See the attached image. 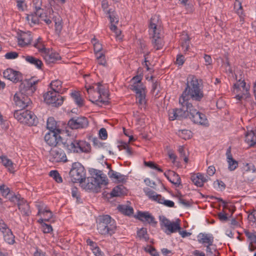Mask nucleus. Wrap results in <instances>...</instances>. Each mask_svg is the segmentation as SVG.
Returning a JSON list of instances; mask_svg holds the SVG:
<instances>
[{
  "label": "nucleus",
  "mask_w": 256,
  "mask_h": 256,
  "mask_svg": "<svg viewBox=\"0 0 256 256\" xmlns=\"http://www.w3.org/2000/svg\"><path fill=\"white\" fill-rule=\"evenodd\" d=\"M47 128L51 131L59 132V130L56 128V123L54 118H49L47 120Z\"/></svg>",
  "instance_id": "43"
},
{
  "label": "nucleus",
  "mask_w": 256,
  "mask_h": 256,
  "mask_svg": "<svg viewBox=\"0 0 256 256\" xmlns=\"http://www.w3.org/2000/svg\"><path fill=\"white\" fill-rule=\"evenodd\" d=\"M16 38L18 46L22 48H24L29 46L32 40V33L29 31H21L18 32Z\"/></svg>",
  "instance_id": "17"
},
{
  "label": "nucleus",
  "mask_w": 256,
  "mask_h": 256,
  "mask_svg": "<svg viewBox=\"0 0 256 256\" xmlns=\"http://www.w3.org/2000/svg\"><path fill=\"white\" fill-rule=\"evenodd\" d=\"M188 116L194 124L204 126H208V121L206 115L197 110L192 106L188 108Z\"/></svg>",
  "instance_id": "11"
},
{
  "label": "nucleus",
  "mask_w": 256,
  "mask_h": 256,
  "mask_svg": "<svg viewBox=\"0 0 256 256\" xmlns=\"http://www.w3.org/2000/svg\"><path fill=\"white\" fill-rule=\"evenodd\" d=\"M109 18H110L111 24H117L118 22V18L117 17H116L114 14H110Z\"/></svg>",
  "instance_id": "64"
},
{
  "label": "nucleus",
  "mask_w": 256,
  "mask_h": 256,
  "mask_svg": "<svg viewBox=\"0 0 256 256\" xmlns=\"http://www.w3.org/2000/svg\"><path fill=\"white\" fill-rule=\"evenodd\" d=\"M204 60L205 65L209 68L212 62L211 56L208 54H204Z\"/></svg>",
  "instance_id": "55"
},
{
  "label": "nucleus",
  "mask_w": 256,
  "mask_h": 256,
  "mask_svg": "<svg viewBox=\"0 0 256 256\" xmlns=\"http://www.w3.org/2000/svg\"><path fill=\"white\" fill-rule=\"evenodd\" d=\"M14 116L20 124L29 126H36L38 123L36 116L33 112L28 110H15Z\"/></svg>",
  "instance_id": "6"
},
{
  "label": "nucleus",
  "mask_w": 256,
  "mask_h": 256,
  "mask_svg": "<svg viewBox=\"0 0 256 256\" xmlns=\"http://www.w3.org/2000/svg\"><path fill=\"white\" fill-rule=\"evenodd\" d=\"M66 150L68 152L78 153V140L74 139L70 142H66L64 144Z\"/></svg>",
  "instance_id": "31"
},
{
  "label": "nucleus",
  "mask_w": 256,
  "mask_h": 256,
  "mask_svg": "<svg viewBox=\"0 0 256 256\" xmlns=\"http://www.w3.org/2000/svg\"><path fill=\"white\" fill-rule=\"evenodd\" d=\"M137 235L140 238L146 241L148 238L147 230L145 228H142L139 230L137 232Z\"/></svg>",
  "instance_id": "47"
},
{
  "label": "nucleus",
  "mask_w": 256,
  "mask_h": 256,
  "mask_svg": "<svg viewBox=\"0 0 256 256\" xmlns=\"http://www.w3.org/2000/svg\"><path fill=\"white\" fill-rule=\"evenodd\" d=\"M22 58L27 62L34 66L37 68H41L42 63L40 59L29 55L23 56Z\"/></svg>",
  "instance_id": "32"
},
{
  "label": "nucleus",
  "mask_w": 256,
  "mask_h": 256,
  "mask_svg": "<svg viewBox=\"0 0 256 256\" xmlns=\"http://www.w3.org/2000/svg\"><path fill=\"white\" fill-rule=\"evenodd\" d=\"M17 7L20 10L24 11L26 7V2L24 0H18Z\"/></svg>",
  "instance_id": "54"
},
{
  "label": "nucleus",
  "mask_w": 256,
  "mask_h": 256,
  "mask_svg": "<svg viewBox=\"0 0 256 256\" xmlns=\"http://www.w3.org/2000/svg\"><path fill=\"white\" fill-rule=\"evenodd\" d=\"M8 230H11L3 220H0V230L2 234L8 232Z\"/></svg>",
  "instance_id": "52"
},
{
  "label": "nucleus",
  "mask_w": 256,
  "mask_h": 256,
  "mask_svg": "<svg viewBox=\"0 0 256 256\" xmlns=\"http://www.w3.org/2000/svg\"><path fill=\"white\" fill-rule=\"evenodd\" d=\"M144 164L146 166L152 169L156 170L159 172H162V169L160 168L157 164L152 162H144Z\"/></svg>",
  "instance_id": "51"
},
{
  "label": "nucleus",
  "mask_w": 256,
  "mask_h": 256,
  "mask_svg": "<svg viewBox=\"0 0 256 256\" xmlns=\"http://www.w3.org/2000/svg\"><path fill=\"white\" fill-rule=\"evenodd\" d=\"M52 90L48 91L44 96V102L54 106H61L64 102V98Z\"/></svg>",
  "instance_id": "13"
},
{
  "label": "nucleus",
  "mask_w": 256,
  "mask_h": 256,
  "mask_svg": "<svg viewBox=\"0 0 256 256\" xmlns=\"http://www.w3.org/2000/svg\"><path fill=\"white\" fill-rule=\"evenodd\" d=\"M42 11L40 7H36V12L34 13L28 14L26 20L30 25L35 24L40 22V13Z\"/></svg>",
  "instance_id": "28"
},
{
  "label": "nucleus",
  "mask_w": 256,
  "mask_h": 256,
  "mask_svg": "<svg viewBox=\"0 0 256 256\" xmlns=\"http://www.w3.org/2000/svg\"><path fill=\"white\" fill-rule=\"evenodd\" d=\"M118 209L122 214L127 216H130L134 212L133 208L126 205L119 206H118Z\"/></svg>",
  "instance_id": "42"
},
{
  "label": "nucleus",
  "mask_w": 256,
  "mask_h": 256,
  "mask_svg": "<svg viewBox=\"0 0 256 256\" xmlns=\"http://www.w3.org/2000/svg\"><path fill=\"white\" fill-rule=\"evenodd\" d=\"M42 11H40V22L44 21V22L47 24H50L52 22V20L48 18L47 16L46 15V14L44 12H42Z\"/></svg>",
  "instance_id": "50"
},
{
  "label": "nucleus",
  "mask_w": 256,
  "mask_h": 256,
  "mask_svg": "<svg viewBox=\"0 0 256 256\" xmlns=\"http://www.w3.org/2000/svg\"><path fill=\"white\" fill-rule=\"evenodd\" d=\"M18 56V53L16 52H10L6 53L4 57L6 59L13 60L17 58Z\"/></svg>",
  "instance_id": "53"
},
{
  "label": "nucleus",
  "mask_w": 256,
  "mask_h": 256,
  "mask_svg": "<svg viewBox=\"0 0 256 256\" xmlns=\"http://www.w3.org/2000/svg\"><path fill=\"white\" fill-rule=\"evenodd\" d=\"M178 136L182 139H189L192 136V132L187 130H180L178 132Z\"/></svg>",
  "instance_id": "45"
},
{
  "label": "nucleus",
  "mask_w": 256,
  "mask_h": 256,
  "mask_svg": "<svg viewBox=\"0 0 256 256\" xmlns=\"http://www.w3.org/2000/svg\"><path fill=\"white\" fill-rule=\"evenodd\" d=\"M78 154L88 153L90 152L91 146L90 143L86 140H78Z\"/></svg>",
  "instance_id": "30"
},
{
  "label": "nucleus",
  "mask_w": 256,
  "mask_h": 256,
  "mask_svg": "<svg viewBox=\"0 0 256 256\" xmlns=\"http://www.w3.org/2000/svg\"><path fill=\"white\" fill-rule=\"evenodd\" d=\"M109 177L118 182H122L125 180V176L120 173L110 170L108 173Z\"/></svg>",
  "instance_id": "37"
},
{
  "label": "nucleus",
  "mask_w": 256,
  "mask_h": 256,
  "mask_svg": "<svg viewBox=\"0 0 256 256\" xmlns=\"http://www.w3.org/2000/svg\"><path fill=\"white\" fill-rule=\"evenodd\" d=\"M126 189L122 185H119L114 187L110 192V196L112 197L120 196L126 194Z\"/></svg>",
  "instance_id": "35"
},
{
  "label": "nucleus",
  "mask_w": 256,
  "mask_h": 256,
  "mask_svg": "<svg viewBox=\"0 0 256 256\" xmlns=\"http://www.w3.org/2000/svg\"><path fill=\"white\" fill-rule=\"evenodd\" d=\"M99 136L102 140H106L108 138V134L104 128H102L99 130Z\"/></svg>",
  "instance_id": "57"
},
{
  "label": "nucleus",
  "mask_w": 256,
  "mask_h": 256,
  "mask_svg": "<svg viewBox=\"0 0 256 256\" xmlns=\"http://www.w3.org/2000/svg\"><path fill=\"white\" fill-rule=\"evenodd\" d=\"M245 142L250 146H254L256 144V132L252 130H248L245 135Z\"/></svg>",
  "instance_id": "34"
},
{
  "label": "nucleus",
  "mask_w": 256,
  "mask_h": 256,
  "mask_svg": "<svg viewBox=\"0 0 256 256\" xmlns=\"http://www.w3.org/2000/svg\"><path fill=\"white\" fill-rule=\"evenodd\" d=\"M246 171H250L252 172H254L256 170L254 166L252 164H246Z\"/></svg>",
  "instance_id": "62"
},
{
  "label": "nucleus",
  "mask_w": 256,
  "mask_h": 256,
  "mask_svg": "<svg viewBox=\"0 0 256 256\" xmlns=\"http://www.w3.org/2000/svg\"><path fill=\"white\" fill-rule=\"evenodd\" d=\"M88 98L92 103L99 106L108 104V93L105 86L100 82H97L92 85L86 84L85 86Z\"/></svg>",
  "instance_id": "3"
},
{
  "label": "nucleus",
  "mask_w": 256,
  "mask_h": 256,
  "mask_svg": "<svg viewBox=\"0 0 256 256\" xmlns=\"http://www.w3.org/2000/svg\"><path fill=\"white\" fill-rule=\"evenodd\" d=\"M162 204L168 208H173L174 206V203L173 201L165 200L164 198Z\"/></svg>",
  "instance_id": "59"
},
{
  "label": "nucleus",
  "mask_w": 256,
  "mask_h": 256,
  "mask_svg": "<svg viewBox=\"0 0 256 256\" xmlns=\"http://www.w3.org/2000/svg\"><path fill=\"white\" fill-rule=\"evenodd\" d=\"M116 222L108 215L100 216L97 221L98 232L104 236H112L116 230Z\"/></svg>",
  "instance_id": "5"
},
{
  "label": "nucleus",
  "mask_w": 256,
  "mask_h": 256,
  "mask_svg": "<svg viewBox=\"0 0 256 256\" xmlns=\"http://www.w3.org/2000/svg\"><path fill=\"white\" fill-rule=\"evenodd\" d=\"M226 161L228 164V169L230 171H233L238 166V162L232 158L230 148H229L226 152Z\"/></svg>",
  "instance_id": "26"
},
{
  "label": "nucleus",
  "mask_w": 256,
  "mask_h": 256,
  "mask_svg": "<svg viewBox=\"0 0 256 256\" xmlns=\"http://www.w3.org/2000/svg\"><path fill=\"white\" fill-rule=\"evenodd\" d=\"M206 172L207 174L210 176H213L216 172L215 168L212 166H208V168L207 169Z\"/></svg>",
  "instance_id": "63"
},
{
  "label": "nucleus",
  "mask_w": 256,
  "mask_h": 256,
  "mask_svg": "<svg viewBox=\"0 0 256 256\" xmlns=\"http://www.w3.org/2000/svg\"><path fill=\"white\" fill-rule=\"evenodd\" d=\"M33 46L35 48L38 50L41 54H42L47 49L45 48L44 42L40 37H38L37 38Z\"/></svg>",
  "instance_id": "38"
},
{
  "label": "nucleus",
  "mask_w": 256,
  "mask_h": 256,
  "mask_svg": "<svg viewBox=\"0 0 256 256\" xmlns=\"http://www.w3.org/2000/svg\"><path fill=\"white\" fill-rule=\"evenodd\" d=\"M4 78L10 80L13 82L16 83L22 80V76L21 74L12 68H8L3 72Z\"/></svg>",
  "instance_id": "19"
},
{
  "label": "nucleus",
  "mask_w": 256,
  "mask_h": 256,
  "mask_svg": "<svg viewBox=\"0 0 256 256\" xmlns=\"http://www.w3.org/2000/svg\"><path fill=\"white\" fill-rule=\"evenodd\" d=\"M3 234L4 241L9 244H13L15 242L14 236L11 230Z\"/></svg>",
  "instance_id": "40"
},
{
  "label": "nucleus",
  "mask_w": 256,
  "mask_h": 256,
  "mask_svg": "<svg viewBox=\"0 0 256 256\" xmlns=\"http://www.w3.org/2000/svg\"><path fill=\"white\" fill-rule=\"evenodd\" d=\"M233 92L236 95L234 98L238 103L242 100H246L250 96L249 88L246 86V83L244 80H239L234 85Z\"/></svg>",
  "instance_id": "9"
},
{
  "label": "nucleus",
  "mask_w": 256,
  "mask_h": 256,
  "mask_svg": "<svg viewBox=\"0 0 256 256\" xmlns=\"http://www.w3.org/2000/svg\"><path fill=\"white\" fill-rule=\"evenodd\" d=\"M42 55L48 63L54 62L60 58L59 54L49 48H47Z\"/></svg>",
  "instance_id": "21"
},
{
  "label": "nucleus",
  "mask_w": 256,
  "mask_h": 256,
  "mask_svg": "<svg viewBox=\"0 0 256 256\" xmlns=\"http://www.w3.org/2000/svg\"><path fill=\"white\" fill-rule=\"evenodd\" d=\"M181 48L184 52H186L189 48V40L187 35H182L181 42Z\"/></svg>",
  "instance_id": "44"
},
{
  "label": "nucleus",
  "mask_w": 256,
  "mask_h": 256,
  "mask_svg": "<svg viewBox=\"0 0 256 256\" xmlns=\"http://www.w3.org/2000/svg\"><path fill=\"white\" fill-rule=\"evenodd\" d=\"M108 180L106 176L99 171L96 174L94 177L88 178L84 188L87 190L98 191V188L108 184Z\"/></svg>",
  "instance_id": "8"
},
{
  "label": "nucleus",
  "mask_w": 256,
  "mask_h": 256,
  "mask_svg": "<svg viewBox=\"0 0 256 256\" xmlns=\"http://www.w3.org/2000/svg\"><path fill=\"white\" fill-rule=\"evenodd\" d=\"M0 160L2 164L11 173L15 172V164L8 158L6 156L2 155L0 156Z\"/></svg>",
  "instance_id": "25"
},
{
  "label": "nucleus",
  "mask_w": 256,
  "mask_h": 256,
  "mask_svg": "<svg viewBox=\"0 0 256 256\" xmlns=\"http://www.w3.org/2000/svg\"><path fill=\"white\" fill-rule=\"evenodd\" d=\"M184 57L181 54H178L176 56V63L179 66H182L184 62Z\"/></svg>",
  "instance_id": "56"
},
{
  "label": "nucleus",
  "mask_w": 256,
  "mask_h": 256,
  "mask_svg": "<svg viewBox=\"0 0 256 256\" xmlns=\"http://www.w3.org/2000/svg\"><path fill=\"white\" fill-rule=\"evenodd\" d=\"M104 54V52L98 53L96 55L98 64L103 66H105L106 64Z\"/></svg>",
  "instance_id": "46"
},
{
  "label": "nucleus",
  "mask_w": 256,
  "mask_h": 256,
  "mask_svg": "<svg viewBox=\"0 0 256 256\" xmlns=\"http://www.w3.org/2000/svg\"><path fill=\"white\" fill-rule=\"evenodd\" d=\"M60 138L59 132L51 131L46 134L44 140L50 146H55L60 140Z\"/></svg>",
  "instance_id": "20"
},
{
  "label": "nucleus",
  "mask_w": 256,
  "mask_h": 256,
  "mask_svg": "<svg viewBox=\"0 0 256 256\" xmlns=\"http://www.w3.org/2000/svg\"><path fill=\"white\" fill-rule=\"evenodd\" d=\"M38 214L44 218V221L49 220L52 216V212L48 209L39 208Z\"/></svg>",
  "instance_id": "41"
},
{
  "label": "nucleus",
  "mask_w": 256,
  "mask_h": 256,
  "mask_svg": "<svg viewBox=\"0 0 256 256\" xmlns=\"http://www.w3.org/2000/svg\"><path fill=\"white\" fill-rule=\"evenodd\" d=\"M135 217L144 222L155 223L154 217L148 212H138Z\"/></svg>",
  "instance_id": "27"
},
{
  "label": "nucleus",
  "mask_w": 256,
  "mask_h": 256,
  "mask_svg": "<svg viewBox=\"0 0 256 256\" xmlns=\"http://www.w3.org/2000/svg\"><path fill=\"white\" fill-rule=\"evenodd\" d=\"M70 175L72 182L82 183L86 179V170L80 163L74 162L72 164Z\"/></svg>",
  "instance_id": "10"
},
{
  "label": "nucleus",
  "mask_w": 256,
  "mask_h": 256,
  "mask_svg": "<svg viewBox=\"0 0 256 256\" xmlns=\"http://www.w3.org/2000/svg\"><path fill=\"white\" fill-rule=\"evenodd\" d=\"M142 76H136L131 80L130 88L135 92L137 104L141 108H145L146 104V87L142 82Z\"/></svg>",
  "instance_id": "4"
},
{
  "label": "nucleus",
  "mask_w": 256,
  "mask_h": 256,
  "mask_svg": "<svg viewBox=\"0 0 256 256\" xmlns=\"http://www.w3.org/2000/svg\"><path fill=\"white\" fill-rule=\"evenodd\" d=\"M92 42L94 45V52L96 55L98 53H105V51L102 48V44L96 39L95 38H92Z\"/></svg>",
  "instance_id": "39"
},
{
  "label": "nucleus",
  "mask_w": 256,
  "mask_h": 256,
  "mask_svg": "<svg viewBox=\"0 0 256 256\" xmlns=\"http://www.w3.org/2000/svg\"><path fill=\"white\" fill-rule=\"evenodd\" d=\"M88 122L84 117L73 118L68 122V125L72 129L84 128L88 126Z\"/></svg>",
  "instance_id": "18"
},
{
  "label": "nucleus",
  "mask_w": 256,
  "mask_h": 256,
  "mask_svg": "<svg viewBox=\"0 0 256 256\" xmlns=\"http://www.w3.org/2000/svg\"><path fill=\"white\" fill-rule=\"evenodd\" d=\"M208 180V176H205L204 174L201 173L194 174L191 176V180L193 183L196 186L199 187L202 186L204 183L206 182Z\"/></svg>",
  "instance_id": "24"
},
{
  "label": "nucleus",
  "mask_w": 256,
  "mask_h": 256,
  "mask_svg": "<svg viewBox=\"0 0 256 256\" xmlns=\"http://www.w3.org/2000/svg\"><path fill=\"white\" fill-rule=\"evenodd\" d=\"M160 222L161 227L164 228V232L167 234L174 233L180 230V224L178 220L170 222L164 216H160Z\"/></svg>",
  "instance_id": "12"
},
{
  "label": "nucleus",
  "mask_w": 256,
  "mask_h": 256,
  "mask_svg": "<svg viewBox=\"0 0 256 256\" xmlns=\"http://www.w3.org/2000/svg\"><path fill=\"white\" fill-rule=\"evenodd\" d=\"M42 230L44 233H50L52 230V226L46 224H42Z\"/></svg>",
  "instance_id": "58"
},
{
  "label": "nucleus",
  "mask_w": 256,
  "mask_h": 256,
  "mask_svg": "<svg viewBox=\"0 0 256 256\" xmlns=\"http://www.w3.org/2000/svg\"><path fill=\"white\" fill-rule=\"evenodd\" d=\"M236 0V2L234 4V7H235V8L236 6L238 7V9L237 10V12H238V14L242 15V4H241L239 0Z\"/></svg>",
  "instance_id": "61"
},
{
  "label": "nucleus",
  "mask_w": 256,
  "mask_h": 256,
  "mask_svg": "<svg viewBox=\"0 0 256 256\" xmlns=\"http://www.w3.org/2000/svg\"><path fill=\"white\" fill-rule=\"evenodd\" d=\"M36 83L37 81L29 80L21 84L20 91L16 92L14 96V101L16 107L23 109L31 104L28 96L32 94L36 90Z\"/></svg>",
  "instance_id": "2"
},
{
  "label": "nucleus",
  "mask_w": 256,
  "mask_h": 256,
  "mask_svg": "<svg viewBox=\"0 0 256 256\" xmlns=\"http://www.w3.org/2000/svg\"><path fill=\"white\" fill-rule=\"evenodd\" d=\"M12 200L17 202L18 209L23 216H29L30 214V206L27 202L22 198L19 194L15 195L12 198Z\"/></svg>",
  "instance_id": "16"
},
{
  "label": "nucleus",
  "mask_w": 256,
  "mask_h": 256,
  "mask_svg": "<svg viewBox=\"0 0 256 256\" xmlns=\"http://www.w3.org/2000/svg\"><path fill=\"white\" fill-rule=\"evenodd\" d=\"M204 96L202 88L198 79L194 76H190L187 79L186 87L179 98V104L180 106L190 108L192 106L189 102L190 100L200 102Z\"/></svg>",
  "instance_id": "1"
},
{
  "label": "nucleus",
  "mask_w": 256,
  "mask_h": 256,
  "mask_svg": "<svg viewBox=\"0 0 256 256\" xmlns=\"http://www.w3.org/2000/svg\"><path fill=\"white\" fill-rule=\"evenodd\" d=\"M197 238L198 242L204 246L212 245L214 242V237L210 234L200 233Z\"/></svg>",
  "instance_id": "23"
},
{
  "label": "nucleus",
  "mask_w": 256,
  "mask_h": 256,
  "mask_svg": "<svg viewBox=\"0 0 256 256\" xmlns=\"http://www.w3.org/2000/svg\"><path fill=\"white\" fill-rule=\"evenodd\" d=\"M158 20V16H152L150 20L149 25V33L152 37V43L156 50L161 49L164 45L160 34V30L157 27Z\"/></svg>",
  "instance_id": "7"
},
{
  "label": "nucleus",
  "mask_w": 256,
  "mask_h": 256,
  "mask_svg": "<svg viewBox=\"0 0 256 256\" xmlns=\"http://www.w3.org/2000/svg\"><path fill=\"white\" fill-rule=\"evenodd\" d=\"M49 175L57 182L60 183L62 181V177L57 170H51L49 173Z\"/></svg>",
  "instance_id": "48"
},
{
  "label": "nucleus",
  "mask_w": 256,
  "mask_h": 256,
  "mask_svg": "<svg viewBox=\"0 0 256 256\" xmlns=\"http://www.w3.org/2000/svg\"><path fill=\"white\" fill-rule=\"evenodd\" d=\"M50 88L52 91L62 94L66 88H62V82L58 80H52L50 84Z\"/></svg>",
  "instance_id": "33"
},
{
  "label": "nucleus",
  "mask_w": 256,
  "mask_h": 256,
  "mask_svg": "<svg viewBox=\"0 0 256 256\" xmlns=\"http://www.w3.org/2000/svg\"><path fill=\"white\" fill-rule=\"evenodd\" d=\"M181 106L180 108L169 110L168 118L170 120H181L188 116V109L186 106Z\"/></svg>",
  "instance_id": "15"
},
{
  "label": "nucleus",
  "mask_w": 256,
  "mask_h": 256,
  "mask_svg": "<svg viewBox=\"0 0 256 256\" xmlns=\"http://www.w3.org/2000/svg\"><path fill=\"white\" fill-rule=\"evenodd\" d=\"M144 192L149 199L162 204L164 198L160 194H157L156 192L148 188H144Z\"/></svg>",
  "instance_id": "22"
},
{
  "label": "nucleus",
  "mask_w": 256,
  "mask_h": 256,
  "mask_svg": "<svg viewBox=\"0 0 256 256\" xmlns=\"http://www.w3.org/2000/svg\"><path fill=\"white\" fill-rule=\"evenodd\" d=\"M248 219L256 224V210H254L252 213L248 214Z\"/></svg>",
  "instance_id": "60"
},
{
  "label": "nucleus",
  "mask_w": 256,
  "mask_h": 256,
  "mask_svg": "<svg viewBox=\"0 0 256 256\" xmlns=\"http://www.w3.org/2000/svg\"><path fill=\"white\" fill-rule=\"evenodd\" d=\"M49 158L52 162H66L67 160L64 151L57 147H54L50 150Z\"/></svg>",
  "instance_id": "14"
},
{
  "label": "nucleus",
  "mask_w": 256,
  "mask_h": 256,
  "mask_svg": "<svg viewBox=\"0 0 256 256\" xmlns=\"http://www.w3.org/2000/svg\"><path fill=\"white\" fill-rule=\"evenodd\" d=\"M70 94L74 101L78 107H82L84 105V100L78 92H74Z\"/></svg>",
  "instance_id": "36"
},
{
  "label": "nucleus",
  "mask_w": 256,
  "mask_h": 256,
  "mask_svg": "<svg viewBox=\"0 0 256 256\" xmlns=\"http://www.w3.org/2000/svg\"><path fill=\"white\" fill-rule=\"evenodd\" d=\"M0 192L3 196L6 197L10 193V188L4 184L0 185Z\"/></svg>",
  "instance_id": "49"
},
{
  "label": "nucleus",
  "mask_w": 256,
  "mask_h": 256,
  "mask_svg": "<svg viewBox=\"0 0 256 256\" xmlns=\"http://www.w3.org/2000/svg\"><path fill=\"white\" fill-rule=\"evenodd\" d=\"M164 175L172 184L176 186L180 184L181 180L180 177L174 171H168V172H164Z\"/></svg>",
  "instance_id": "29"
}]
</instances>
